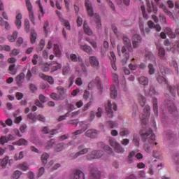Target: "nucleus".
<instances>
[{"mask_svg":"<svg viewBox=\"0 0 179 179\" xmlns=\"http://www.w3.org/2000/svg\"><path fill=\"white\" fill-rule=\"evenodd\" d=\"M112 104L111 102L110 101H108L107 105L106 106V113L108 114V116L109 117H113V112L112 110Z\"/></svg>","mask_w":179,"mask_h":179,"instance_id":"23","label":"nucleus"},{"mask_svg":"<svg viewBox=\"0 0 179 179\" xmlns=\"http://www.w3.org/2000/svg\"><path fill=\"white\" fill-rule=\"evenodd\" d=\"M142 42V37L139 34H135L133 36V48L134 49L139 47L140 43Z\"/></svg>","mask_w":179,"mask_h":179,"instance_id":"14","label":"nucleus"},{"mask_svg":"<svg viewBox=\"0 0 179 179\" xmlns=\"http://www.w3.org/2000/svg\"><path fill=\"white\" fill-rule=\"evenodd\" d=\"M9 157L6 156L3 159H0V166L2 169H6L8 163Z\"/></svg>","mask_w":179,"mask_h":179,"instance_id":"29","label":"nucleus"},{"mask_svg":"<svg viewBox=\"0 0 179 179\" xmlns=\"http://www.w3.org/2000/svg\"><path fill=\"white\" fill-rule=\"evenodd\" d=\"M138 103H140V106H141V107H143L146 103V99L145 98V96H143V95L139 94Z\"/></svg>","mask_w":179,"mask_h":179,"instance_id":"44","label":"nucleus"},{"mask_svg":"<svg viewBox=\"0 0 179 179\" xmlns=\"http://www.w3.org/2000/svg\"><path fill=\"white\" fill-rule=\"evenodd\" d=\"M37 34L34 31L31 32L30 41L31 44H34L36 41Z\"/></svg>","mask_w":179,"mask_h":179,"instance_id":"49","label":"nucleus"},{"mask_svg":"<svg viewBox=\"0 0 179 179\" xmlns=\"http://www.w3.org/2000/svg\"><path fill=\"white\" fill-rule=\"evenodd\" d=\"M144 150H145V152H151L152 151V147L150 146V144H148V143H144Z\"/></svg>","mask_w":179,"mask_h":179,"instance_id":"61","label":"nucleus"},{"mask_svg":"<svg viewBox=\"0 0 179 179\" xmlns=\"http://www.w3.org/2000/svg\"><path fill=\"white\" fill-rule=\"evenodd\" d=\"M53 51L57 57H61L62 52L61 50L59 49V45L58 44H54Z\"/></svg>","mask_w":179,"mask_h":179,"instance_id":"30","label":"nucleus"},{"mask_svg":"<svg viewBox=\"0 0 179 179\" xmlns=\"http://www.w3.org/2000/svg\"><path fill=\"white\" fill-rule=\"evenodd\" d=\"M140 136H141V139H143V142L148 141V143L150 145L155 144V145H158V143L155 141V135L153 133L152 129H146L144 128L143 130H140Z\"/></svg>","mask_w":179,"mask_h":179,"instance_id":"2","label":"nucleus"},{"mask_svg":"<svg viewBox=\"0 0 179 179\" xmlns=\"http://www.w3.org/2000/svg\"><path fill=\"white\" fill-rule=\"evenodd\" d=\"M27 118L30 120V122L34 123L37 121L36 113H30L27 115Z\"/></svg>","mask_w":179,"mask_h":179,"instance_id":"45","label":"nucleus"},{"mask_svg":"<svg viewBox=\"0 0 179 179\" xmlns=\"http://www.w3.org/2000/svg\"><path fill=\"white\" fill-rule=\"evenodd\" d=\"M57 90L58 91L60 97H64V95L66 93V90H65L64 87H57Z\"/></svg>","mask_w":179,"mask_h":179,"instance_id":"40","label":"nucleus"},{"mask_svg":"<svg viewBox=\"0 0 179 179\" xmlns=\"http://www.w3.org/2000/svg\"><path fill=\"white\" fill-rule=\"evenodd\" d=\"M71 179H85V174L83 171L77 170L71 176Z\"/></svg>","mask_w":179,"mask_h":179,"instance_id":"16","label":"nucleus"},{"mask_svg":"<svg viewBox=\"0 0 179 179\" xmlns=\"http://www.w3.org/2000/svg\"><path fill=\"white\" fill-rule=\"evenodd\" d=\"M90 179H100L101 173L94 164L90 166Z\"/></svg>","mask_w":179,"mask_h":179,"instance_id":"6","label":"nucleus"},{"mask_svg":"<svg viewBox=\"0 0 179 179\" xmlns=\"http://www.w3.org/2000/svg\"><path fill=\"white\" fill-rule=\"evenodd\" d=\"M50 97L55 101L64 100L65 99L64 96H60L58 94H55V92H52L50 94Z\"/></svg>","mask_w":179,"mask_h":179,"instance_id":"38","label":"nucleus"},{"mask_svg":"<svg viewBox=\"0 0 179 179\" xmlns=\"http://www.w3.org/2000/svg\"><path fill=\"white\" fill-rule=\"evenodd\" d=\"M103 150L110 155L113 154L112 148H110L108 145L103 146Z\"/></svg>","mask_w":179,"mask_h":179,"instance_id":"63","label":"nucleus"},{"mask_svg":"<svg viewBox=\"0 0 179 179\" xmlns=\"http://www.w3.org/2000/svg\"><path fill=\"white\" fill-rule=\"evenodd\" d=\"M108 6L110 8L113 13H116V8L114 3L110 0H106Z\"/></svg>","mask_w":179,"mask_h":179,"instance_id":"52","label":"nucleus"},{"mask_svg":"<svg viewBox=\"0 0 179 179\" xmlns=\"http://www.w3.org/2000/svg\"><path fill=\"white\" fill-rule=\"evenodd\" d=\"M39 77L43 79V80L47 81L50 85H53L55 83V80L52 76L45 75L43 73H39Z\"/></svg>","mask_w":179,"mask_h":179,"instance_id":"15","label":"nucleus"},{"mask_svg":"<svg viewBox=\"0 0 179 179\" xmlns=\"http://www.w3.org/2000/svg\"><path fill=\"white\" fill-rule=\"evenodd\" d=\"M60 22L64 24L67 30L71 31V23H69L68 20L60 18Z\"/></svg>","mask_w":179,"mask_h":179,"instance_id":"37","label":"nucleus"},{"mask_svg":"<svg viewBox=\"0 0 179 179\" xmlns=\"http://www.w3.org/2000/svg\"><path fill=\"white\" fill-rule=\"evenodd\" d=\"M70 59L73 62H81L83 61L81 57L80 56L77 57L76 55L73 53L70 55Z\"/></svg>","mask_w":179,"mask_h":179,"instance_id":"31","label":"nucleus"},{"mask_svg":"<svg viewBox=\"0 0 179 179\" xmlns=\"http://www.w3.org/2000/svg\"><path fill=\"white\" fill-rule=\"evenodd\" d=\"M24 157V152L21 151L19 152V154H15L14 155V159L15 161L20 160Z\"/></svg>","mask_w":179,"mask_h":179,"instance_id":"53","label":"nucleus"},{"mask_svg":"<svg viewBox=\"0 0 179 179\" xmlns=\"http://www.w3.org/2000/svg\"><path fill=\"white\" fill-rule=\"evenodd\" d=\"M55 145V140L51 139L50 141L47 143V145L45 146V148L47 150L50 149L52 147H53Z\"/></svg>","mask_w":179,"mask_h":179,"instance_id":"54","label":"nucleus"},{"mask_svg":"<svg viewBox=\"0 0 179 179\" xmlns=\"http://www.w3.org/2000/svg\"><path fill=\"white\" fill-rule=\"evenodd\" d=\"M167 50L173 52L177 51L179 53V41H177L171 48H167Z\"/></svg>","mask_w":179,"mask_h":179,"instance_id":"33","label":"nucleus"},{"mask_svg":"<svg viewBox=\"0 0 179 179\" xmlns=\"http://www.w3.org/2000/svg\"><path fill=\"white\" fill-rule=\"evenodd\" d=\"M62 150H64V143H59V144H57V146H56L55 150L57 152H60Z\"/></svg>","mask_w":179,"mask_h":179,"instance_id":"64","label":"nucleus"},{"mask_svg":"<svg viewBox=\"0 0 179 179\" xmlns=\"http://www.w3.org/2000/svg\"><path fill=\"white\" fill-rule=\"evenodd\" d=\"M22 14L20 13H17L15 16V24L17 29H20L22 27Z\"/></svg>","mask_w":179,"mask_h":179,"instance_id":"17","label":"nucleus"},{"mask_svg":"<svg viewBox=\"0 0 179 179\" xmlns=\"http://www.w3.org/2000/svg\"><path fill=\"white\" fill-rule=\"evenodd\" d=\"M167 89L172 94L173 96H175L176 94V90L175 85H167Z\"/></svg>","mask_w":179,"mask_h":179,"instance_id":"46","label":"nucleus"},{"mask_svg":"<svg viewBox=\"0 0 179 179\" xmlns=\"http://www.w3.org/2000/svg\"><path fill=\"white\" fill-rule=\"evenodd\" d=\"M78 149L80 150L77 153H76L72 157L73 159L77 158L80 155H85L88 152L90 148H85L84 145H80L78 146Z\"/></svg>","mask_w":179,"mask_h":179,"instance_id":"12","label":"nucleus"},{"mask_svg":"<svg viewBox=\"0 0 179 179\" xmlns=\"http://www.w3.org/2000/svg\"><path fill=\"white\" fill-rule=\"evenodd\" d=\"M117 96V92L116 91V88L113 85L112 87H110V97L112 99H115Z\"/></svg>","mask_w":179,"mask_h":179,"instance_id":"43","label":"nucleus"},{"mask_svg":"<svg viewBox=\"0 0 179 179\" xmlns=\"http://www.w3.org/2000/svg\"><path fill=\"white\" fill-rule=\"evenodd\" d=\"M130 134V131L127 128H124V129H122L120 132V135L121 136H127V135H129Z\"/></svg>","mask_w":179,"mask_h":179,"instance_id":"57","label":"nucleus"},{"mask_svg":"<svg viewBox=\"0 0 179 179\" xmlns=\"http://www.w3.org/2000/svg\"><path fill=\"white\" fill-rule=\"evenodd\" d=\"M139 25H140V31H141V32L143 33V35L145 36V34H148L150 32V27L145 28V29L144 30L143 22H140Z\"/></svg>","mask_w":179,"mask_h":179,"instance_id":"34","label":"nucleus"},{"mask_svg":"<svg viewBox=\"0 0 179 179\" xmlns=\"http://www.w3.org/2000/svg\"><path fill=\"white\" fill-rule=\"evenodd\" d=\"M49 157H50V155L48 153H43L41 155V159L43 164H46L48 163V159H49Z\"/></svg>","mask_w":179,"mask_h":179,"instance_id":"42","label":"nucleus"},{"mask_svg":"<svg viewBox=\"0 0 179 179\" xmlns=\"http://www.w3.org/2000/svg\"><path fill=\"white\" fill-rule=\"evenodd\" d=\"M109 59H110L111 62L112 68L113 69L114 71H117V66L115 64L117 58L113 51H110Z\"/></svg>","mask_w":179,"mask_h":179,"instance_id":"19","label":"nucleus"},{"mask_svg":"<svg viewBox=\"0 0 179 179\" xmlns=\"http://www.w3.org/2000/svg\"><path fill=\"white\" fill-rule=\"evenodd\" d=\"M79 125L81 129L77 130L75 132H73V134L75 136L81 134L87 129V124L85 122H80Z\"/></svg>","mask_w":179,"mask_h":179,"instance_id":"18","label":"nucleus"},{"mask_svg":"<svg viewBox=\"0 0 179 179\" xmlns=\"http://www.w3.org/2000/svg\"><path fill=\"white\" fill-rule=\"evenodd\" d=\"M106 124L111 129L117 128L118 126V124L116 122L113 121H108Z\"/></svg>","mask_w":179,"mask_h":179,"instance_id":"51","label":"nucleus"},{"mask_svg":"<svg viewBox=\"0 0 179 179\" xmlns=\"http://www.w3.org/2000/svg\"><path fill=\"white\" fill-rule=\"evenodd\" d=\"M62 73L64 76H66L68 74H71V67L69 66H64L62 69Z\"/></svg>","mask_w":179,"mask_h":179,"instance_id":"55","label":"nucleus"},{"mask_svg":"<svg viewBox=\"0 0 179 179\" xmlns=\"http://www.w3.org/2000/svg\"><path fill=\"white\" fill-rule=\"evenodd\" d=\"M165 104L170 113L173 115L178 113L177 108L172 101H166Z\"/></svg>","mask_w":179,"mask_h":179,"instance_id":"8","label":"nucleus"},{"mask_svg":"<svg viewBox=\"0 0 179 179\" xmlns=\"http://www.w3.org/2000/svg\"><path fill=\"white\" fill-rule=\"evenodd\" d=\"M61 68H62V65L61 64H59V63H57V65L53 66L51 68V72H55V71L61 69Z\"/></svg>","mask_w":179,"mask_h":179,"instance_id":"58","label":"nucleus"},{"mask_svg":"<svg viewBox=\"0 0 179 179\" xmlns=\"http://www.w3.org/2000/svg\"><path fill=\"white\" fill-rule=\"evenodd\" d=\"M98 134H99V132L94 129H89L85 133L86 136L91 138H96L98 136Z\"/></svg>","mask_w":179,"mask_h":179,"instance_id":"20","label":"nucleus"},{"mask_svg":"<svg viewBox=\"0 0 179 179\" xmlns=\"http://www.w3.org/2000/svg\"><path fill=\"white\" fill-rule=\"evenodd\" d=\"M150 116V107L149 106H145L144 107V111L143 113V115H140V120H141V122L143 124L146 126L147 120Z\"/></svg>","mask_w":179,"mask_h":179,"instance_id":"5","label":"nucleus"},{"mask_svg":"<svg viewBox=\"0 0 179 179\" xmlns=\"http://www.w3.org/2000/svg\"><path fill=\"white\" fill-rule=\"evenodd\" d=\"M158 101L156 98L152 99V105H153V113L155 117H158Z\"/></svg>","mask_w":179,"mask_h":179,"instance_id":"24","label":"nucleus"},{"mask_svg":"<svg viewBox=\"0 0 179 179\" xmlns=\"http://www.w3.org/2000/svg\"><path fill=\"white\" fill-rule=\"evenodd\" d=\"M52 64H49L48 62H43L41 64V69L43 72H48L50 71V67Z\"/></svg>","mask_w":179,"mask_h":179,"instance_id":"27","label":"nucleus"},{"mask_svg":"<svg viewBox=\"0 0 179 179\" xmlns=\"http://www.w3.org/2000/svg\"><path fill=\"white\" fill-rule=\"evenodd\" d=\"M155 77L158 83L159 84L165 83L166 85H168L167 80L163 76H161L160 74L157 73L155 75Z\"/></svg>","mask_w":179,"mask_h":179,"instance_id":"25","label":"nucleus"},{"mask_svg":"<svg viewBox=\"0 0 179 179\" xmlns=\"http://www.w3.org/2000/svg\"><path fill=\"white\" fill-rule=\"evenodd\" d=\"M133 142H134V143L136 146L138 147L139 144H140V138H139V136H134V139H133Z\"/></svg>","mask_w":179,"mask_h":179,"instance_id":"60","label":"nucleus"},{"mask_svg":"<svg viewBox=\"0 0 179 179\" xmlns=\"http://www.w3.org/2000/svg\"><path fill=\"white\" fill-rule=\"evenodd\" d=\"M156 48H157V50L158 51V56L160 58V59L164 61V62H166L167 59L165 57V55H166L165 49L163 47H162V46H160L159 45H156Z\"/></svg>","mask_w":179,"mask_h":179,"instance_id":"10","label":"nucleus"},{"mask_svg":"<svg viewBox=\"0 0 179 179\" xmlns=\"http://www.w3.org/2000/svg\"><path fill=\"white\" fill-rule=\"evenodd\" d=\"M85 6L87 9L88 16H94V20L96 24V27L98 29H100L101 28V23L99 15L97 13L94 14L93 7L90 0H85Z\"/></svg>","mask_w":179,"mask_h":179,"instance_id":"3","label":"nucleus"},{"mask_svg":"<svg viewBox=\"0 0 179 179\" xmlns=\"http://www.w3.org/2000/svg\"><path fill=\"white\" fill-rule=\"evenodd\" d=\"M57 131V129H53V130H52L51 131L49 132V129H48V127H43V129H42V131H43L44 134H48V133H50V135H54Z\"/></svg>","mask_w":179,"mask_h":179,"instance_id":"50","label":"nucleus"},{"mask_svg":"<svg viewBox=\"0 0 179 179\" xmlns=\"http://www.w3.org/2000/svg\"><path fill=\"white\" fill-rule=\"evenodd\" d=\"M155 73V69L152 64H148V74L150 76L154 75Z\"/></svg>","mask_w":179,"mask_h":179,"instance_id":"48","label":"nucleus"},{"mask_svg":"<svg viewBox=\"0 0 179 179\" xmlns=\"http://www.w3.org/2000/svg\"><path fill=\"white\" fill-rule=\"evenodd\" d=\"M172 159L174 163L176 164L177 171L179 173V152H174L172 155Z\"/></svg>","mask_w":179,"mask_h":179,"instance_id":"22","label":"nucleus"},{"mask_svg":"<svg viewBox=\"0 0 179 179\" xmlns=\"http://www.w3.org/2000/svg\"><path fill=\"white\" fill-rule=\"evenodd\" d=\"M25 74L23 72L20 73L15 77L16 84L19 87H22L23 82L24 80Z\"/></svg>","mask_w":179,"mask_h":179,"instance_id":"13","label":"nucleus"},{"mask_svg":"<svg viewBox=\"0 0 179 179\" xmlns=\"http://www.w3.org/2000/svg\"><path fill=\"white\" fill-rule=\"evenodd\" d=\"M138 83H140V84L142 85L146 86L149 84L148 78L145 76H141L138 78Z\"/></svg>","mask_w":179,"mask_h":179,"instance_id":"28","label":"nucleus"},{"mask_svg":"<svg viewBox=\"0 0 179 179\" xmlns=\"http://www.w3.org/2000/svg\"><path fill=\"white\" fill-rule=\"evenodd\" d=\"M80 49L83 51H84L85 52L87 53L88 55H92L93 50L92 49V48L88 45H80Z\"/></svg>","mask_w":179,"mask_h":179,"instance_id":"21","label":"nucleus"},{"mask_svg":"<svg viewBox=\"0 0 179 179\" xmlns=\"http://www.w3.org/2000/svg\"><path fill=\"white\" fill-rule=\"evenodd\" d=\"M18 169H20V170H22L23 171H27V170L29 169V165L27 162H23L18 164Z\"/></svg>","mask_w":179,"mask_h":179,"instance_id":"41","label":"nucleus"},{"mask_svg":"<svg viewBox=\"0 0 179 179\" xmlns=\"http://www.w3.org/2000/svg\"><path fill=\"white\" fill-rule=\"evenodd\" d=\"M103 155V151L101 150H93L91 153L87 155V159L89 160L94 159H99Z\"/></svg>","mask_w":179,"mask_h":179,"instance_id":"7","label":"nucleus"},{"mask_svg":"<svg viewBox=\"0 0 179 179\" xmlns=\"http://www.w3.org/2000/svg\"><path fill=\"white\" fill-rule=\"evenodd\" d=\"M18 36V32L15 31L13 33V35H8V40L10 42V43H13L15 41V40L17 39Z\"/></svg>","mask_w":179,"mask_h":179,"instance_id":"32","label":"nucleus"},{"mask_svg":"<svg viewBox=\"0 0 179 179\" xmlns=\"http://www.w3.org/2000/svg\"><path fill=\"white\" fill-rule=\"evenodd\" d=\"M83 27H84V31L87 35H88V36L92 35V31L90 29V28L89 27V26L87 25L86 21L84 22Z\"/></svg>","mask_w":179,"mask_h":179,"instance_id":"36","label":"nucleus"},{"mask_svg":"<svg viewBox=\"0 0 179 179\" xmlns=\"http://www.w3.org/2000/svg\"><path fill=\"white\" fill-rule=\"evenodd\" d=\"M24 31L26 33H29L30 31V23L28 19L24 20Z\"/></svg>","mask_w":179,"mask_h":179,"instance_id":"47","label":"nucleus"},{"mask_svg":"<svg viewBox=\"0 0 179 179\" xmlns=\"http://www.w3.org/2000/svg\"><path fill=\"white\" fill-rule=\"evenodd\" d=\"M154 58V55L150 51L145 50V59H152Z\"/></svg>","mask_w":179,"mask_h":179,"instance_id":"62","label":"nucleus"},{"mask_svg":"<svg viewBox=\"0 0 179 179\" xmlns=\"http://www.w3.org/2000/svg\"><path fill=\"white\" fill-rule=\"evenodd\" d=\"M110 144L112 147L115 148V150L118 153H123L124 152V150L122 146L117 143L115 140L110 139Z\"/></svg>","mask_w":179,"mask_h":179,"instance_id":"11","label":"nucleus"},{"mask_svg":"<svg viewBox=\"0 0 179 179\" xmlns=\"http://www.w3.org/2000/svg\"><path fill=\"white\" fill-rule=\"evenodd\" d=\"M25 3H26V7L29 12V20L31 21V22L32 23L33 25H36L34 13L33 10V6H32L30 0H25Z\"/></svg>","mask_w":179,"mask_h":179,"instance_id":"4","label":"nucleus"},{"mask_svg":"<svg viewBox=\"0 0 179 179\" xmlns=\"http://www.w3.org/2000/svg\"><path fill=\"white\" fill-rule=\"evenodd\" d=\"M27 144H28V141L24 138H20L19 141L13 143V145H27Z\"/></svg>","mask_w":179,"mask_h":179,"instance_id":"39","label":"nucleus"},{"mask_svg":"<svg viewBox=\"0 0 179 179\" xmlns=\"http://www.w3.org/2000/svg\"><path fill=\"white\" fill-rule=\"evenodd\" d=\"M20 53V50L16 48H14L9 54L10 57L17 56Z\"/></svg>","mask_w":179,"mask_h":179,"instance_id":"56","label":"nucleus"},{"mask_svg":"<svg viewBox=\"0 0 179 179\" xmlns=\"http://www.w3.org/2000/svg\"><path fill=\"white\" fill-rule=\"evenodd\" d=\"M89 61L90 64L92 66L93 69L95 70H99V62L98 58L96 56H90L89 57Z\"/></svg>","mask_w":179,"mask_h":179,"instance_id":"9","label":"nucleus"},{"mask_svg":"<svg viewBox=\"0 0 179 179\" xmlns=\"http://www.w3.org/2000/svg\"><path fill=\"white\" fill-rule=\"evenodd\" d=\"M164 32L171 38H175L176 37V34L169 27H166L164 29Z\"/></svg>","mask_w":179,"mask_h":179,"instance_id":"26","label":"nucleus"},{"mask_svg":"<svg viewBox=\"0 0 179 179\" xmlns=\"http://www.w3.org/2000/svg\"><path fill=\"white\" fill-rule=\"evenodd\" d=\"M8 71L10 75H16L17 70L15 68V64H10L8 67Z\"/></svg>","mask_w":179,"mask_h":179,"instance_id":"35","label":"nucleus"},{"mask_svg":"<svg viewBox=\"0 0 179 179\" xmlns=\"http://www.w3.org/2000/svg\"><path fill=\"white\" fill-rule=\"evenodd\" d=\"M22 172L20 171H15L13 174V179H19L21 176Z\"/></svg>","mask_w":179,"mask_h":179,"instance_id":"59","label":"nucleus"},{"mask_svg":"<svg viewBox=\"0 0 179 179\" xmlns=\"http://www.w3.org/2000/svg\"><path fill=\"white\" fill-rule=\"evenodd\" d=\"M123 42L125 46H122L121 52L122 54H123L122 62V64L124 65L127 63V61L129 59V57H130V55L127 52V48L129 52H133L134 49L132 48L131 41L127 36H123Z\"/></svg>","mask_w":179,"mask_h":179,"instance_id":"1","label":"nucleus"}]
</instances>
